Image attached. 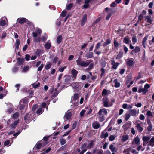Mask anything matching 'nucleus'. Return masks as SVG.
Listing matches in <instances>:
<instances>
[{
	"label": "nucleus",
	"instance_id": "1",
	"mask_svg": "<svg viewBox=\"0 0 154 154\" xmlns=\"http://www.w3.org/2000/svg\"><path fill=\"white\" fill-rule=\"evenodd\" d=\"M108 113L107 110L105 108L100 109L98 113V119L100 122L104 121L107 116Z\"/></svg>",
	"mask_w": 154,
	"mask_h": 154
},
{
	"label": "nucleus",
	"instance_id": "2",
	"mask_svg": "<svg viewBox=\"0 0 154 154\" xmlns=\"http://www.w3.org/2000/svg\"><path fill=\"white\" fill-rule=\"evenodd\" d=\"M92 61V60H88L85 61H84L80 57H79L76 60L77 65L82 67H87Z\"/></svg>",
	"mask_w": 154,
	"mask_h": 154
},
{
	"label": "nucleus",
	"instance_id": "3",
	"mask_svg": "<svg viewBox=\"0 0 154 154\" xmlns=\"http://www.w3.org/2000/svg\"><path fill=\"white\" fill-rule=\"evenodd\" d=\"M34 114L33 113H29L26 114L24 117V120L26 122H29L32 120L34 118Z\"/></svg>",
	"mask_w": 154,
	"mask_h": 154
},
{
	"label": "nucleus",
	"instance_id": "4",
	"mask_svg": "<svg viewBox=\"0 0 154 154\" xmlns=\"http://www.w3.org/2000/svg\"><path fill=\"white\" fill-rule=\"evenodd\" d=\"M126 63L127 66H133L135 64V61L133 58L128 59L126 60Z\"/></svg>",
	"mask_w": 154,
	"mask_h": 154
},
{
	"label": "nucleus",
	"instance_id": "5",
	"mask_svg": "<svg viewBox=\"0 0 154 154\" xmlns=\"http://www.w3.org/2000/svg\"><path fill=\"white\" fill-rule=\"evenodd\" d=\"M71 86L75 89L76 91H79L82 88L81 86L77 83H72Z\"/></svg>",
	"mask_w": 154,
	"mask_h": 154
},
{
	"label": "nucleus",
	"instance_id": "6",
	"mask_svg": "<svg viewBox=\"0 0 154 154\" xmlns=\"http://www.w3.org/2000/svg\"><path fill=\"white\" fill-rule=\"evenodd\" d=\"M107 128L105 130L103 131L101 134L100 136V137L101 138H106L108 136V134L107 132H106V131L107 130Z\"/></svg>",
	"mask_w": 154,
	"mask_h": 154
},
{
	"label": "nucleus",
	"instance_id": "7",
	"mask_svg": "<svg viewBox=\"0 0 154 154\" xmlns=\"http://www.w3.org/2000/svg\"><path fill=\"white\" fill-rule=\"evenodd\" d=\"M93 128L94 129H98L100 126V124L97 121H94L92 123Z\"/></svg>",
	"mask_w": 154,
	"mask_h": 154
},
{
	"label": "nucleus",
	"instance_id": "8",
	"mask_svg": "<svg viewBox=\"0 0 154 154\" xmlns=\"http://www.w3.org/2000/svg\"><path fill=\"white\" fill-rule=\"evenodd\" d=\"M111 64L112 65V68L114 69H116L119 63L118 62L115 63V61L114 60H112L111 61Z\"/></svg>",
	"mask_w": 154,
	"mask_h": 154
},
{
	"label": "nucleus",
	"instance_id": "9",
	"mask_svg": "<svg viewBox=\"0 0 154 154\" xmlns=\"http://www.w3.org/2000/svg\"><path fill=\"white\" fill-rule=\"evenodd\" d=\"M103 102V106L105 107H109V99L106 97L102 99Z\"/></svg>",
	"mask_w": 154,
	"mask_h": 154
},
{
	"label": "nucleus",
	"instance_id": "10",
	"mask_svg": "<svg viewBox=\"0 0 154 154\" xmlns=\"http://www.w3.org/2000/svg\"><path fill=\"white\" fill-rule=\"evenodd\" d=\"M140 143V139L138 136L136 137L132 142V144L133 145L135 144L136 145H138Z\"/></svg>",
	"mask_w": 154,
	"mask_h": 154
},
{
	"label": "nucleus",
	"instance_id": "11",
	"mask_svg": "<svg viewBox=\"0 0 154 154\" xmlns=\"http://www.w3.org/2000/svg\"><path fill=\"white\" fill-rule=\"evenodd\" d=\"M152 18L151 16L149 15L147 16L146 17H145V20H147L146 22L149 24V25L151 24L152 23V21H153Z\"/></svg>",
	"mask_w": 154,
	"mask_h": 154
},
{
	"label": "nucleus",
	"instance_id": "12",
	"mask_svg": "<svg viewBox=\"0 0 154 154\" xmlns=\"http://www.w3.org/2000/svg\"><path fill=\"white\" fill-rule=\"evenodd\" d=\"M131 123L130 122H128L127 123L123 125V127L124 130L126 131L130 126Z\"/></svg>",
	"mask_w": 154,
	"mask_h": 154
},
{
	"label": "nucleus",
	"instance_id": "13",
	"mask_svg": "<svg viewBox=\"0 0 154 154\" xmlns=\"http://www.w3.org/2000/svg\"><path fill=\"white\" fill-rule=\"evenodd\" d=\"M87 21V15L85 14L81 20V24L82 26H83Z\"/></svg>",
	"mask_w": 154,
	"mask_h": 154
},
{
	"label": "nucleus",
	"instance_id": "14",
	"mask_svg": "<svg viewBox=\"0 0 154 154\" xmlns=\"http://www.w3.org/2000/svg\"><path fill=\"white\" fill-rule=\"evenodd\" d=\"M24 61L25 60L24 58L19 57L17 59L16 64H18L19 65H20L23 64Z\"/></svg>",
	"mask_w": 154,
	"mask_h": 154
},
{
	"label": "nucleus",
	"instance_id": "15",
	"mask_svg": "<svg viewBox=\"0 0 154 154\" xmlns=\"http://www.w3.org/2000/svg\"><path fill=\"white\" fill-rule=\"evenodd\" d=\"M129 113L130 115L133 116H136L137 115V110L135 109H131L129 111Z\"/></svg>",
	"mask_w": 154,
	"mask_h": 154
},
{
	"label": "nucleus",
	"instance_id": "16",
	"mask_svg": "<svg viewBox=\"0 0 154 154\" xmlns=\"http://www.w3.org/2000/svg\"><path fill=\"white\" fill-rule=\"evenodd\" d=\"M148 146L152 147L154 146V137H153L150 140L147 142Z\"/></svg>",
	"mask_w": 154,
	"mask_h": 154
},
{
	"label": "nucleus",
	"instance_id": "17",
	"mask_svg": "<svg viewBox=\"0 0 154 154\" xmlns=\"http://www.w3.org/2000/svg\"><path fill=\"white\" fill-rule=\"evenodd\" d=\"M19 120L15 121L11 124V129H14L16 128L17 124L19 123Z\"/></svg>",
	"mask_w": 154,
	"mask_h": 154
},
{
	"label": "nucleus",
	"instance_id": "18",
	"mask_svg": "<svg viewBox=\"0 0 154 154\" xmlns=\"http://www.w3.org/2000/svg\"><path fill=\"white\" fill-rule=\"evenodd\" d=\"M79 97V94H74L72 98V100L73 101H76L77 100L78 101Z\"/></svg>",
	"mask_w": 154,
	"mask_h": 154
},
{
	"label": "nucleus",
	"instance_id": "19",
	"mask_svg": "<svg viewBox=\"0 0 154 154\" xmlns=\"http://www.w3.org/2000/svg\"><path fill=\"white\" fill-rule=\"evenodd\" d=\"M93 53L91 52H88L86 54L85 57L88 58H90L92 57H93Z\"/></svg>",
	"mask_w": 154,
	"mask_h": 154
},
{
	"label": "nucleus",
	"instance_id": "20",
	"mask_svg": "<svg viewBox=\"0 0 154 154\" xmlns=\"http://www.w3.org/2000/svg\"><path fill=\"white\" fill-rule=\"evenodd\" d=\"M26 19L24 18H19L17 21L20 24H23L26 22Z\"/></svg>",
	"mask_w": 154,
	"mask_h": 154
},
{
	"label": "nucleus",
	"instance_id": "21",
	"mask_svg": "<svg viewBox=\"0 0 154 154\" xmlns=\"http://www.w3.org/2000/svg\"><path fill=\"white\" fill-rule=\"evenodd\" d=\"M94 142L93 140H92L90 141V143L87 145V148L88 149H90L93 147L94 145Z\"/></svg>",
	"mask_w": 154,
	"mask_h": 154
},
{
	"label": "nucleus",
	"instance_id": "22",
	"mask_svg": "<svg viewBox=\"0 0 154 154\" xmlns=\"http://www.w3.org/2000/svg\"><path fill=\"white\" fill-rule=\"evenodd\" d=\"M51 46V44L49 40H48L45 45L44 46L46 49H49L50 48Z\"/></svg>",
	"mask_w": 154,
	"mask_h": 154
},
{
	"label": "nucleus",
	"instance_id": "23",
	"mask_svg": "<svg viewBox=\"0 0 154 154\" xmlns=\"http://www.w3.org/2000/svg\"><path fill=\"white\" fill-rule=\"evenodd\" d=\"M42 146V143H37V144L35 145V146L33 148V149L35 150V149L37 150L39 149Z\"/></svg>",
	"mask_w": 154,
	"mask_h": 154
},
{
	"label": "nucleus",
	"instance_id": "24",
	"mask_svg": "<svg viewBox=\"0 0 154 154\" xmlns=\"http://www.w3.org/2000/svg\"><path fill=\"white\" fill-rule=\"evenodd\" d=\"M78 73V71L75 69H73L71 71V73L73 75V78H74V79H75L76 78Z\"/></svg>",
	"mask_w": 154,
	"mask_h": 154
},
{
	"label": "nucleus",
	"instance_id": "25",
	"mask_svg": "<svg viewBox=\"0 0 154 154\" xmlns=\"http://www.w3.org/2000/svg\"><path fill=\"white\" fill-rule=\"evenodd\" d=\"M111 40L109 38L107 39L105 41V42L103 44V47H106L108 45L111 43Z\"/></svg>",
	"mask_w": 154,
	"mask_h": 154
},
{
	"label": "nucleus",
	"instance_id": "26",
	"mask_svg": "<svg viewBox=\"0 0 154 154\" xmlns=\"http://www.w3.org/2000/svg\"><path fill=\"white\" fill-rule=\"evenodd\" d=\"M109 148L111 151L112 152H116L117 151V150L116 148L114 147L112 144H111L110 145Z\"/></svg>",
	"mask_w": 154,
	"mask_h": 154
},
{
	"label": "nucleus",
	"instance_id": "27",
	"mask_svg": "<svg viewBox=\"0 0 154 154\" xmlns=\"http://www.w3.org/2000/svg\"><path fill=\"white\" fill-rule=\"evenodd\" d=\"M71 113L70 112H69L66 113L64 116V118L66 120L69 119L71 116Z\"/></svg>",
	"mask_w": 154,
	"mask_h": 154
},
{
	"label": "nucleus",
	"instance_id": "28",
	"mask_svg": "<svg viewBox=\"0 0 154 154\" xmlns=\"http://www.w3.org/2000/svg\"><path fill=\"white\" fill-rule=\"evenodd\" d=\"M138 131L141 132L143 130V128L140 125L139 123H137L136 125Z\"/></svg>",
	"mask_w": 154,
	"mask_h": 154
},
{
	"label": "nucleus",
	"instance_id": "29",
	"mask_svg": "<svg viewBox=\"0 0 154 154\" xmlns=\"http://www.w3.org/2000/svg\"><path fill=\"white\" fill-rule=\"evenodd\" d=\"M112 14L113 12H112V10L110 9V11L108 12L107 13V15L106 17V20H108Z\"/></svg>",
	"mask_w": 154,
	"mask_h": 154
},
{
	"label": "nucleus",
	"instance_id": "30",
	"mask_svg": "<svg viewBox=\"0 0 154 154\" xmlns=\"http://www.w3.org/2000/svg\"><path fill=\"white\" fill-rule=\"evenodd\" d=\"M113 82L115 84V87L116 88H118L120 87V83L117 81V79H115L113 81Z\"/></svg>",
	"mask_w": 154,
	"mask_h": 154
},
{
	"label": "nucleus",
	"instance_id": "31",
	"mask_svg": "<svg viewBox=\"0 0 154 154\" xmlns=\"http://www.w3.org/2000/svg\"><path fill=\"white\" fill-rule=\"evenodd\" d=\"M129 138V136L128 135H123L122 136V140L123 142L126 141Z\"/></svg>",
	"mask_w": 154,
	"mask_h": 154
},
{
	"label": "nucleus",
	"instance_id": "32",
	"mask_svg": "<svg viewBox=\"0 0 154 154\" xmlns=\"http://www.w3.org/2000/svg\"><path fill=\"white\" fill-rule=\"evenodd\" d=\"M49 137L46 136L43 139V141H44V143L43 144V145L44 146L46 145L48 143V139Z\"/></svg>",
	"mask_w": 154,
	"mask_h": 154
},
{
	"label": "nucleus",
	"instance_id": "33",
	"mask_svg": "<svg viewBox=\"0 0 154 154\" xmlns=\"http://www.w3.org/2000/svg\"><path fill=\"white\" fill-rule=\"evenodd\" d=\"M101 42H98L96 45L95 47V49L94 51V52H95L98 49H99L101 45Z\"/></svg>",
	"mask_w": 154,
	"mask_h": 154
},
{
	"label": "nucleus",
	"instance_id": "34",
	"mask_svg": "<svg viewBox=\"0 0 154 154\" xmlns=\"http://www.w3.org/2000/svg\"><path fill=\"white\" fill-rule=\"evenodd\" d=\"M150 87V85L149 84H145V94L148 91V89Z\"/></svg>",
	"mask_w": 154,
	"mask_h": 154
},
{
	"label": "nucleus",
	"instance_id": "35",
	"mask_svg": "<svg viewBox=\"0 0 154 154\" xmlns=\"http://www.w3.org/2000/svg\"><path fill=\"white\" fill-rule=\"evenodd\" d=\"M123 55V52L122 51H119V53L117 55L116 57V59H119L120 58L122 57Z\"/></svg>",
	"mask_w": 154,
	"mask_h": 154
},
{
	"label": "nucleus",
	"instance_id": "36",
	"mask_svg": "<svg viewBox=\"0 0 154 154\" xmlns=\"http://www.w3.org/2000/svg\"><path fill=\"white\" fill-rule=\"evenodd\" d=\"M20 42L19 39H17L16 40L15 42L16 48L17 49H18L19 48V45L20 44Z\"/></svg>",
	"mask_w": 154,
	"mask_h": 154
},
{
	"label": "nucleus",
	"instance_id": "37",
	"mask_svg": "<svg viewBox=\"0 0 154 154\" xmlns=\"http://www.w3.org/2000/svg\"><path fill=\"white\" fill-rule=\"evenodd\" d=\"M29 67L28 66H26L24 67L23 69L22 72H26L29 69Z\"/></svg>",
	"mask_w": 154,
	"mask_h": 154
},
{
	"label": "nucleus",
	"instance_id": "38",
	"mask_svg": "<svg viewBox=\"0 0 154 154\" xmlns=\"http://www.w3.org/2000/svg\"><path fill=\"white\" fill-rule=\"evenodd\" d=\"M62 35H60L57 38V43L58 44L60 43L62 40Z\"/></svg>",
	"mask_w": 154,
	"mask_h": 154
},
{
	"label": "nucleus",
	"instance_id": "39",
	"mask_svg": "<svg viewBox=\"0 0 154 154\" xmlns=\"http://www.w3.org/2000/svg\"><path fill=\"white\" fill-rule=\"evenodd\" d=\"M87 143H84L81 145L80 148L82 150H85V149H86L87 148Z\"/></svg>",
	"mask_w": 154,
	"mask_h": 154
},
{
	"label": "nucleus",
	"instance_id": "40",
	"mask_svg": "<svg viewBox=\"0 0 154 154\" xmlns=\"http://www.w3.org/2000/svg\"><path fill=\"white\" fill-rule=\"evenodd\" d=\"M48 36L46 34H44V36H42L41 38V40L42 42H44L47 39Z\"/></svg>",
	"mask_w": 154,
	"mask_h": 154
},
{
	"label": "nucleus",
	"instance_id": "41",
	"mask_svg": "<svg viewBox=\"0 0 154 154\" xmlns=\"http://www.w3.org/2000/svg\"><path fill=\"white\" fill-rule=\"evenodd\" d=\"M60 142L61 145H63L66 143V140L63 138H61L60 140Z\"/></svg>",
	"mask_w": 154,
	"mask_h": 154
},
{
	"label": "nucleus",
	"instance_id": "42",
	"mask_svg": "<svg viewBox=\"0 0 154 154\" xmlns=\"http://www.w3.org/2000/svg\"><path fill=\"white\" fill-rule=\"evenodd\" d=\"M89 65V67L86 69V70L88 71H89L92 69L93 67L94 64L93 63H91Z\"/></svg>",
	"mask_w": 154,
	"mask_h": 154
},
{
	"label": "nucleus",
	"instance_id": "43",
	"mask_svg": "<svg viewBox=\"0 0 154 154\" xmlns=\"http://www.w3.org/2000/svg\"><path fill=\"white\" fill-rule=\"evenodd\" d=\"M130 41V39L127 37H125L124 38L123 42L125 44H128L129 41Z\"/></svg>",
	"mask_w": 154,
	"mask_h": 154
},
{
	"label": "nucleus",
	"instance_id": "44",
	"mask_svg": "<svg viewBox=\"0 0 154 154\" xmlns=\"http://www.w3.org/2000/svg\"><path fill=\"white\" fill-rule=\"evenodd\" d=\"M19 114L18 112H17L14 114L13 115L12 118L14 119H17L19 116Z\"/></svg>",
	"mask_w": 154,
	"mask_h": 154
},
{
	"label": "nucleus",
	"instance_id": "45",
	"mask_svg": "<svg viewBox=\"0 0 154 154\" xmlns=\"http://www.w3.org/2000/svg\"><path fill=\"white\" fill-rule=\"evenodd\" d=\"M6 24V21L4 20H0V25L1 26H5Z\"/></svg>",
	"mask_w": 154,
	"mask_h": 154
},
{
	"label": "nucleus",
	"instance_id": "46",
	"mask_svg": "<svg viewBox=\"0 0 154 154\" xmlns=\"http://www.w3.org/2000/svg\"><path fill=\"white\" fill-rule=\"evenodd\" d=\"M107 90L105 89H104L102 93V95L103 96H104L107 95Z\"/></svg>",
	"mask_w": 154,
	"mask_h": 154
},
{
	"label": "nucleus",
	"instance_id": "47",
	"mask_svg": "<svg viewBox=\"0 0 154 154\" xmlns=\"http://www.w3.org/2000/svg\"><path fill=\"white\" fill-rule=\"evenodd\" d=\"M40 84L39 83H34L32 84V86L34 88H36L39 86Z\"/></svg>",
	"mask_w": 154,
	"mask_h": 154
},
{
	"label": "nucleus",
	"instance_id": "48",
	"mask_svg": "<svg viewBox=\"0 0 154 154\" xmlns=\"http://www.w3.org/2000/svg\"><path fill=\"white\" fill-rule=\"evenodd\" d=\"M67 147V144L65 145L64 146H63L61 147H60L59 149V151H62L64 149H66Z\"/></svg>",
	"mask_w": 154,
	"mask_h": 154
},
{
	"label": "nucleus",
	"instance_id": "49",
	"mask_svg": "<svg viewBox=\"0 0 154 154\" xmlns=\"http://www.w3.org/2000/svg\"><path fill=\"white\" fill-rule=\"evenodd\" d=\"M42 52L41 50L40 49H37L35 51V54L38 56H40L41 53Z\"/></svg>",
	"mask_w": 154,
	"mask_h": 154
},
{
	"label": "nucleus",
	"instance_id": "50",
	"mask_svg": "<svg viewBox=\"0 0 154 154\" xmlns=\"http://www.w3.org/2000/svg\"><path fill=\"white\" fill-rule=\"evenodd\" d=\"M67 13V11L66 10L63 11H62L61 15L62 17H65Z\"/></svg>",
	"mask_w": 154,
	"mask_h": 154
},
{
	"label": "nucleus",
	"instance_id": "51",
	"mask_svg": "<svg viewBox=\"0 0 154 154\" xmlns=\"http://www.w3.org/2000/svg\"><path fill=\"white\" fill-rule=\"evenodd\" d=\"M18 68L16 66L13 67L12 71L14 73L17 72L18 71Z\"/></svg>",
	"mask_w": 154,
	"mask_h": 154
},
{
	"label": "nucleus",
	"instance_id": "52",
	"mask_svg": "<svg viewBox=\"0 0 154 154\" xmlns=\"http://www.w3.org/2000/svg\"><path fill=\"white\" fill-rule=\"evenodd\" d=\"M115 138V137L113 135H111L109 137V140L110 141H113Z\"/></svg>",
	"mask_w": 154,
	"mask_h": 154
},
{
	"label": "nucleus",
	"instance_id": "53",
	"mask_svg": "<svg viewBox=\"0 0 154 154\" xmlns=\"http://www.w3.org/2000/svg\"><path fill=\"white\" fill-rule=\"evenodd\" d=\"M51 63H48L45 66V68L46 70L49 69L51 66Z\"/></svg>",
	"mask_w": 154,
	"mask_h": 154
},
{
	"label": "nucleus",
	"instance_id": "54",
	"mask_svg": "<svg viewBox=\"0 0 154 154\" xmlns=\"http://www.w3.org/2000/svg\"><path fill=\"white\" fill-rule=\"evenodd\" d=\"M132 41L133 44L137 42V38L136 36H133L132 38Z\"/></svg>",
	"mask_w": 154,
	"mask_h": 154
},
{
	"label": "nucleus",
	"instance_id": "55",
	"mask_svg": "<svg viewBox=\"0 0 154 154\" xmlns=\"http://www.w3.org/2000/svg\"><path fill=\"white\" fill-rule=\"evenodd\" d=\"M140 48L138 47H136L134 49L132 50V51L135 53H137L140 51Z\"/></svg>",
	"mask_w": 154,
	"mask_h": 154
},
{
	"label": "nucleus",
	"instance_id": "56",
	"mask_svg": "<svg viewBox=\"0 0 154 154\" xmlns=\"http://www.w3.org/2000/svg\"><path fill=\"white\" fill-rule=\"evenodd\" d=\"M125 119L126 121H127L130 117V115L128 113H126L125 115Z\"/></svg>",
	"mask_w": 154,
	"mask_h": 154
},
{
	"label": "nucleus",
	"instance_id": "57",
	"mask_svg": "<svg viewBox=\"0 0 154 154\" xmlns=\"http://www.w3.org/2000/svg\"><path fill=\"white\" fill-rule=\"evenodd\" d=\"M73 5V4L72 3L69 4L67 6V9L68 10H70L72 7Z\"/></svg>",
	"mask_w": 154,
	"mask_h": 154
},
{
	"label": "nucleus",
	"instance_id": "58",
	"mask_svg": "<svg viewBox=\"0 0 154 154\" xmlns=\"http://www.w3.org/2000/svg\"><path fill=\"white\" fill-rule=\"evenodd\" d=\"M148 126L147 128V130L148 131H152V124H150L149 125H148Z\"/></svg>",
	"mask_w": 154,
	"mask_h": 154
},
{
	"label": "nucleus",
	"instance_id": "59",
	"mask_svg": "<svg viewBox=\"0 0 154 154\" xmlns=\"http://www.w3.org/2000/svg\"><path fill=\"white\" fill-rule=\"evenodd\" d=\"M146 115L147 116V118H149V116H151L152 115V114L150 111H148L146 113Z\"/></svg>",
	"mask_w": 154,
	"mask_h": 154
},
{
	"label": "nucleus",
	"instance_id": "60",
	"mask_svg": "<svg viewBox=\"0 0 154 154\" xmlns=\"http://www.w3.org/2000/svg\"><path fill=\"white\" fill-rule=\"evenodd\" d=\"M34 41L35 42H39L40 41V38L39 37L38 38H33Z\"/></svg>",
	"mask_w": 154,
	"mask_h": 154
},
{
	"label": "nucleus",
	"instance_id": "61",
	"mask_svg": "<svg viewBox=\"0 0 154 154\" xmlns=\"http://www.w3.org/2000/svg\"><path fill=\"white\" fill-rule=\"evenodd\" d=\"M35 31L38 34V35H40L42 33L41 30L39 29H37Z\"/></svg>",
	"mask_w": 154,
	"mask_h": 154
},
{
	"label": "nucleus",
	"instance_id": "62",
	"mask_svg": "<svg viewBox=\"0 0 154 154\" xmlns=\"http://www.w3.org/2000/svg\"><path fill=\"white\" fill-rule=\"evenodd\" d=\"M44 66V65L43 64H42L38 68V71H41Z\"/></svg>",
	"mask_w": 154,
	"mask_h": 154
},
{
	"label": "nucleus",
	"instance_id": "63",
	"mask_svg": "<svg viewBox=\"0 0 154 154\" xmlns=\"http://www.w3.org/2000/svg\"><path fill=\"white\" fill-rule=\"evenodd\" d=\"M24 107V105H20L19 106V109L21 110H23Z\"/></svg>",
	"mask_w": 154,
	"mask_h": 154
},
{
	"label": "nucleus",
	"instance_id": "64",
	"mask_svg": "<svg viewBox=\"0 0 154 154\" xmlns=\"http://www.w3.org/2000/svg\"><path fill=\"white\" fill-rule=\"evenodd\" d=\"M42 108H40L38 109L36 111V113L37 114H40V113H42Z\"/></svg>",
	"mask_w": 154,
	"mask_h": 154
}]
</instances>
